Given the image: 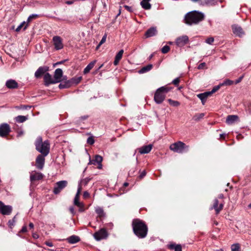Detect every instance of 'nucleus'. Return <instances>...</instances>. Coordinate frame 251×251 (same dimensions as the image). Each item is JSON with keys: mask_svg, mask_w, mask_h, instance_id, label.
I'll use <instances>...</instances> for the list:
<instances>
[{"mask_svg": "<svg viewBox=\"0 0 251 251\" xmlns=\"http://www.w3.org/2000/svg\"><path fill=\"white\" fill-rule=\"evenodd\" d=\"M5 86L8 89H13L18 87V84L15 80L11 79L6 81Z\"/></svg>", "mask_w": 251, "mask_h": 251, "instance_id": "obj_18", "label": "nucleus"}, {"mask_svg": "<svg viewBox=\"0 0 251 251\" xmlns=\"http://www.w3.org/2000/svg\"><path fill=\"white\" fill-rule=\"evenodd\" d=\"M66 4H68V5H70V4H72L74 3V1L73 0H69V1H67L66 2Z\"/></svg>", "mask_w": 251, "mask_h": 251, "instance_id": "obj_64", "label": "nucleus"}, {"mask_svg": "<svg viewBox=\"0 0 251 251\" xmlns=\"http://www.w3.org/2000/svg\"><path fill=\"white\" fill-rule=\"evenodd\" d=\"M54 79L56 83L64 80L65 78H67L66 76H63V71L61 69L58 68L55 70L54 74Z\"/></svg>", "mask_w": 251, "mask_h": 251, "instance_id": "obj_9", "label": "nucleus"}, {"mask_svg": "<svg viewBox=\"0 0 251 251\" xmlns=\"http://www.w3.org/2000/svg\"><path fill=\"white\" fill-rule=\"evenodd\" d=\"M214 41V39L213 37H209L206 40L205 42L208 44L211 45Z\"/></svg>", "mask_w": 251, "mask_h": 251, "instance_id": "obj_47", "label": "nucleus"}, {"mask_svg": "<svg viewBox=\"0 0 251 251\" xmlns=\"http://www.w3.org/2000/svg\"><path fill=\"white\" fill-rule=\"evenodd\" d=\"M247 110L249 111V113L251 114V104H249L247 108Z\"/></svg>", "mask_w": 251, "mask_h": 251, "instance_id": "obj_61", "label": "nucleus"}, {"mask_svg": "<svg viewBox=\"0 0 251 251\" xmlns=\"http://www.w3.org/2000/svg\"><path fill=\"white\" fill-rule=\"evenodd\" d=\"M189 41V37L187 35H183L177 37L176 40L177 46L182 47L185 45Z\"/></svg>", "mask_w": 251, "mask_h": 251, "instance_id": "obj_13", "label": "nucleus"}, {"mask_svg": "<svg viewBox=\"0 0 251 251\" xmlns=\"http://www.w3.org/2000/svg\"><path fill=\"white\" fill-rule=\"evenodd\" d=\"M67 183L68 182L66 180H61L56 182L54 187L53 193L55 194H59L61 190L67 186Z\"/></svg>", "mask_w": 251, "mask_h": 251, "instance_id": "obj_6", "label": "nucleus"}, {"mask_svg": "<svg viewBox=\"0 0 251 251\" xmlns=\"http://www.w3.org/2000/svg\"><path fill=\"white\" fill-rule=\"evenodd\" d=\"M152 148V145L151 144L144 146L139 149V152L140 154L148 153L151 151Z\"/></svg>", "mask_w": 251, "mask_h": 251, "instance_id": "obj_21", "label": "nucleus"}, {"mask_svg": "<svg viewBox=\"0 0 251 251\" xmlns=\"http://www.w3.org/2000/svg\"><path fill=\"white\" fill-rule=\"evenodd\" d=\"M27 116L19 115L15 117V121L19 123H22L27 120Z\"/></svg>", "mask_w": 251, "mask_h": 251, "instance_id": "obj_35", "label": "nucleus"}, {"mask_svg": "<svg viewBox=\"0 0 251 251\" xmlns=\"http://www.w3.org/2000/svg\"><path fill=\"white\" fill-rule=\"evenodd\" d=\"M106 35H104L102 37V39H101V41H100V42L99 43V44H98V45L97 46V48H96V49H97V50H98V49L99 48V47H100V46H101L103 43H104L105 42V41H106Z\"/></svg>", "mask_w": 251, "mask_h": 251, "instance_id": "obj_45", "label": "nucleus"}, {"mask_svg": "<svg viewBox=\"0 0 251 251\" xmlns=\"http://www.w3.org/2000/svg\"><path fill=\"white\" fill-rule=\"evenodd\" d=\"M150 0L141 1L140 4L143 8L149 10L151 8V4L149 3Z\"/></svg>", "mask_w": 251, "mask_h": 251, "instance_id": "obj_32", "label": "nucleus"}, {"mask_svg": "<svg viewBox=\"0 0 251 251\" xmlns=\"http://www.w3.org/2000/svg\"><path fill=\"white\" fill-rule=\"evenodd\" d=\"M69 210L73 215L75 214V209L73 207H70L69 208Z\"/></svg>", "mask_w": 251, "mask_h": 251, "instance_id": "obj_57", "label": "nucleus"}, {"mask_svg": "<svg viewBox=\"0 0 251 251\" xmlns=\"http://www.w3.org/2000/svg\"><path fill=\"white\" fill-rule=\"evenodd\" d=\"M102 157L100 155H96L93 160H91L90 157H89V162L88 163V164H93L95 165H98V168L99 169H100L102 168Z\"/></svg>", "mask_w": 251, "mask_h": 251, "instance_id": "obj_12", "label": "nucleus"}, {"mask_svg": "<svg viewBox=\"0 0 251 251\" xmlns=\"http://www.w3.org/2000/svg\"><path fill=\"white\" fill-rule=\"evenodd\" d=\"M65 81L62 80V82L59 85V88L60 89H65L70 87L72 86L71 81L69 80H67L66 78H65Z\"/></svg>", "mask_w": 251, "mask_h": 251, "instance_id": "obj_22", "label": "nucleus"}, {"mask_svg": "<svg viewBox=\"0 0 251 251\" xmlns=\"http://www.w3.org/2000/svg\"><path fill=\"white\" fill-rule=\"evenodd\" d=\"M157 30L155 27H152L147 30L145 33L146 37L149 38L152 37L156 34Z\"/></svg>", "mask_w": 251, "mask_h": 251, "instance_id": "obj_27", "label": "nucleus"}, {"mask_svg": "<svg viewBox=\"0 0 251 251\" xmlns=\"http://www.w3.org/2000/svg\"><path fill=\"white\" fill-rule=\"evenodd\" d=\"M79 195H78V194H76L74 199V203L75 205L79 207V211L80 212H82L84 210L83 204L79 201Z\"/></svg>", "mask_w": 251, "mask_h": 251, "instance_id": "obj_23", "label": "nucleus"}, {"mask_svg": "<svg viewBox=\"0 0 251 251\" xmlns=\"http://www.w3.org/2000/svg\"><path fill=\"white\" fill-rule=\"evenodd\" d=\"M35 145L37 151L40 152L41 154L47 156L49 154L50 151V143L48 140L43 142L42 137L39 136L35 141Z\"/></svg>", "mask_w": 251, "mask_h": 251, "instance_id": "obj_3", "label": "nucleus"}, {"mask_svg": "<svg viewBox=\"0 0 251 251\" xmlns=\"http://www.w3.org/2000/svg\"><path fill=\"white\" fill-rule=\"evenodd\" d=\"M95 212L98 216L101 219H103L105 217V213L102 207L97 206L95 207Z\"/></svg>", "mask_w": 251, "mask_h": 251, "instance_id": "obj_24", "label": "nucleus"}, {"mask_svg": "<svg viewBox=\"0 0 251 251\" xmlns=\"http://www.w3.org/2000/svg\"><path fill=\"white\" fill-rule=\"evenodd\" d=\"M205 66V63H204V62L201 63L199 65V66H198V69L199 70L202 69Z\"/></svg>", "mask_w": 251, "mask_h": 251, "instance_id": "obj_51", "label": "nucleus"}, {"mask_svg": "<svg viewBox=\"0 0 251 251\" xmlns=\"http://www.w3.org/2000/svg\"><path fill=\"white\" fill-rule=\"evenodd\" d=\"M216 0H205V1L208 4H213Z\"/></svg>", "mask_w": 251, "mask_h": 251, "instance_id": "obj_56", "label": "nucleus"}, {"mask_svg": "<svg viewBox=\"0 0 251 251\" xmlns=\"http://www.w3.org/2000/svg\"><path fill=\"white\" fill-rule=\"evenodd\" d=\"M218 204L219 201L218 199H215L214 201L213 206L210 208V209L214 208L217 214H218L220 212V211L223 209L224 206L223 203H221L218 206Z\"/></svg>", "mask_w": 251, "mask_h": 251, "instance_id": "obj_20", "label": "nucleus"}, {"mask_svg": "<svg viewBox=\"0 0 251 251\" xmlns=\"http://www.w3.org/2000/svg\"><path fill=\"white\" fill-rule=\"evenodd\" d=\"M186 146L185 144L180 141L175 143L170 146V149L177 153H182Z\"/></svg>", "mask_w": 251, "mask_h": 251, "instance_id": "obj_5", "label": "nucleus"}, {"mask_svg": "<svg viewBox=\"0 0 251 251\" xmlns=\"http://www.w3.org/2000/svg\"><path fill=\"white\" fill-rule=\"evenodd\" d=\"M25 24V22H23L22 23H21L16 29V31L18 32L20 30V29H21V28L23 27V26Z\"/></svg>", "mask_w": 251, "mask_h": 251, "instance_id": "obj_50", "label": "nucleus"}, {"mask_svg": "<svg viewBox=\"0 0 251 251\" xmlns=\"http://www.w3.org/2000/svg\"><path fill=\"white\" fill-rule=\"evenodd\" d=\"M93 236L97 241H100L108 237V233L104 228H101L98 231L96 232Z\"/></svg>", "mask_w": 251, "mask_h": 251, "instance_id": "obj_7", "label": "nucleus"}, {"mask_svg": "<svg viewBox=\"0 0 251 251\" xmlns=\"http://www.w3.org/2000/svg\"><path fill=\"white\" fill-rule=\"evenodd\" d=\"M124 53V50H121L116 54L114 61V65L116 66L118 64L119 61L121 59Z\"/></svg>", "mask_w": 251, "mask_h": 251, "instance_id": "obj_29", "label": "nucleus"}, {"mask_svg": "<svg viewBox=\"0 0 251 251\" xmlns=\"http://www.w3.org/2000/svg\"><path fill=\"white\" fill-rule=\"evenodd\" d=\"M243 77H244V76L242 75V76H241L240 77H239L237 79H236L235 80V84H238L239 82H240L241 81V80H242Z\"/></svg>", "mask_w": 251, "mask_h": 251, "instance_id": "obj_54", "label": "nucleus"}, {"mask_svg": "<svg viewBox=\"0 0 251 251\" xmlns=\"http://www.w3.org/2000/svg\"><path fill=\"white\" fill-rule=\"evenodd\" d=\"M96 62V61L94 60L90 62L88 65H87V66L85 68V69L83 70V73L84 74H87V73H88L90 72V71L94 67Z\"/></svg>", "mask_w": 251, "mask_h": 251, "instance_id": "obj_30", "label": "nucleus"}, {"mask_svg": "<svg viewBox=\"0 0 251 251\" xmlns=\"http://www.w3.org/2000/svg\"><path fill=\"white\" fill-rule=\"evenodd\" d=\"M180 82V79L179 77H176L172 81V83L176 86H177L179 82Z\"/></svg>", "mask_w": 251, "mask_h": 251, "instance_id": "obj_48", "label": "nucleus"}, {"mask_svg": "<svg viewBox=\"0 0 251 251\" xmlns=\"http://www.w3.org/2000/svg\"><path fill=\"white\" fill-rule=\"evenodd\" d=\"M204 116V114L203 113L196 114L193 117V119L195 121H199L201 119H202Z\"/></svg>", "mask_w": 251, "mask_h": 251, "instance_id": "obj_38", "label": "nucleus"}, {"mask_svg": "<svg viewBox=\"0 0 251 251\" xmlns=\"http://www.w3.org/2000/svg\"><path fill=\"white\" fill-rule=\"evenodd\" d=\"M10 132V127L8 124L3 123L0 125V136L4 137L7 136Z\"/></svg>", "mask_w": 251, "mask_h": 251, "instance_id": "obj_10", "label": "nucleus"}, {"mask_svg": "<svg viewBox=\"0 0 251 251\" xmlns=\"http://www.w3.org/2000/svg\"><path fill=\"white\" fill-rule=\"evenodd\" d=\"M27 231V227L26 226H24L22 227L20 232H26Z\"/></svg>", "mask_w": 251, "mask_h": 251, "instance_id": "obj_55", "label": "nucleus"}, {"mask_svg": "<svg viewBox=\"0 0 251 251\" xmlns=\"http://www.w3.org/2000/svg\"><path fill=\"white\" fill-rule=\"evenodd\" d=\"M169 248L171 250H174L175 251H182L181 246L180 245L171 244L169 245Z\"/></svg>", "mask_w": 251, "mask_h": 251, "instance_id": "obj_34", "label": "nucleus"}, {"mask_svg": "<svg viewBox=\"0 0 251 251\" xmlns=\"http://www.w3.org/2000/svg\"><path fill=\"white\" fill-rule=\"evenodd\" d=\"M132 226L134 233L139 238H144L146 237L148 233V227L144 222L139 219L132 221Z\"/></svg>", "mask_w": 251, "mask_h": 251, "instance_id": "obj_2", "label": "nucleus"}, {"mask_svg": "<svg viewBox=\"0 0 251 251\" xmlns=\"http://www.w3.org/2000/svg\"><path fill=\"white\" fill-rule=\"evenodd\" d=\"M48 68L47 67H40L34 74V76L36 78H39L42 76L47 71Z\"/></svg>", "mask_w": 251, "mask_h": 251, "instance_id": "obj_17", "label": "nucleus"}, {"mask_svg": "<svg viewBox=\"0 0 251 251\" xmlns=\"http://www.w3.org/2000/svg\"><path fill=\"white\" fill-rule=\"evenodd\" d=\"M44 84L46 86H49L51 84H55L54 77L52 78L51 75L49 73H47L44 76Z\"/></svg>", "mask_w": 251, "mask_h": 251, "instance_id": "obj_14", "label": "nucleus"}, {"mask_svg": "<svg viewBox=\"0 0 251 251\" xmlns=\"http://www.w3.org/2000/svg\"><path fill=\"white\" fill-rule=\"evenodd\" d=\"M170 89L166 87L162 86L157 89L154 96V100L157 104L161 103L164 100L166 94L169 91Z\"/></svg>", "mask_w": 251, "mask_h": 251, "instance_id": "obj_4", "label": "nucleus"}, {"mask_svg": "<svg viewBox=\"0 0 251 251\" xmlns=\"http://www.w3.org/2000/svg\"><path fill=\"white\" fill-rule=\"evenodd\" d=\"M81 189V186H80V184H79V185H78V187L77 191L76 194H78V195H79V194H80V192Z\"/></svg>", "mask_w": 251, "mask_h": 251, "instance_id": "obj_60", "label": "nucleus"}, {"mask_svg": "<svg viewBox=\"0 0 251 251\" xmlns=\"http://www.w3.org/2000/svg\"><path fill=\"white\" fill-rule=\"evenodd\" d=\"M39 17V15L38 14H32L30 15L29 16V17H28L27 19V24H26V25L25 26V27L24 28V30H25L27 25H28V24L29 23H30L32 20L33 19H35L38 17Z\"/></svg>", "mask_w": 251, "mask_h": 251, "instance_id": "obj_33", "label": "nucleus"}, {"mask_svg": "<svg viewBox=\"0 0 251 251\" xmlns=\"http://www.w3.org/2000/svg\"><path fill=\"white\" fill-rule=\"evenodd\" d=\"M89 196V194L88 192H87V191H85L83 193V196L84 197H87Z\"/></svg>", "mask_w": 251, "mask_h": 251, "instance_id": "obj_63", "label": "nucleus"}, {"mask_svg": "<svg viewBox=\"0 0 251 251\" xmlns=\"http://www.w3.org/2000/svg\"><path fill=\"white\" fill-rule=\"evenodd\" d=\"M152 68V65L149 64L146 66L142 67L139 70V74H144L150 71Z\"/></svg>", "mask_w": 251, "mask_h": 251, "instance_id": "obj_31", "label": "nucleus"}, {"mask_svg": "<svg viewBox=\"0 0 251 251\" xmlns=\"http://www.w3.org/2000/svg\"><path fill=\"white\" fill-rule=\"evenodd\" d=\"M16 223V216H14L13 218L11 220H10L8 222V226L10 228H12L13 226H15Z\"/></svg>", "mask_w": 251, "mask_h": 251, "instance_id": "obj_40", "label": "nucleus"}, {"mask_svg": "<svg viewBox=\"0 0 251 251\" xmlns=\"http://www.w3.org/2000/svg\"><path fill=\"white\" fill-rule=\"evenodd\" d=\"M90 179L87 178H85V179L82 180L81 181V183H84L85 184H86L87 183V182L89 181Z\"/></svg>", "mask_w": 251, "mask_h": 251, "instance_id": "obj_59", "label": "nucleus"}, {"mask_svg": "<svg viewBox=\"0 0 251 251\" xmlns=\"http://www.w3.org/2000/svg\"><path fill=\"white\" fill-rule=\"evenodd\" d=\"M232 30L233 33L239 37H242L244 34L243 29L237 25H233Z\"/></svg>", "mask_w": 251, "mask_h": 251, "instance_id": "obj_19", "label": "nucleus"}, {"mask_svg": "<svg viewBox=\"0 0 251 251\" xmlns=\"http://www.w3.org/2000/svg\"><path fill=\"white\" fill-rule=\"evenodd\" d=\"M67 241L70 244H75L80 241V238L76 235H73L67 238Z\"/></svg>", "mask_w": 251, "mask_h": 251, "instance_id": "obj_26", "label": "nucleus"}, {"mask_svg": "<svg viewBox=\"0 0 251 251\" xmlns=\"http://www.w3.org/2000/svg\"><path fill=\"white\" fill-rule=\"evenodd\" d=\"M95 142V140L93 136L89 137L87 140V143L89 145H93Z\"/></svg>", "mask_w": 251, "mask_h": 251, "instance_id": "obj_46", "label": "nucleus"}, {"mask_svg": "<svg viewBox=\"0 0 251 251\" xmlns=\"http://www.w3.org/2000/svg\"><path fill=\"white\" fill-rule=\"evenodd\" d=\"M170 50V48L168 45L164 46L161 49L163 53H167Z\"/></svg>", "mask_w": 251, "mask_h": 251, "instance_id": "obj_43", "label": "nucleus"}, {"mask_svg": "<svg viewBox=\"0 0 251 251\" xmlns=\"http://www.w3.org/2000/svg\"><path fill=\"white\" fill-rule=\"evenodd\" d=\"M52 41L56 50H60L63 48L62 38L59 36H55L52 38Z\"/></svg>", "mask_w": 251, "mask_h": 251, "instance_id": "obj_11", "label": "nucleus"}, {"mask_svg": "<svg viewBox=\"0 0 251 251\" xmlns=\"http://www.w3.org/2000/svg\"><path fill=\"white\" fill-rule=\"evenodd\" d=\"M211 95L209 91L199 94L197 95V97L201 100L202 103L204 104L207 97Z\"/></svg>", "mask_w": 251, "mask_h": 251, "instance_id": "obj_25", "label": "nucleus"}, {"mask_svg": "<svg viewBox=\"0 0 251 251\" xmlns=\"http://www.w3.org/2000/svg\"><path fill=\"white\" fill-rule=\"evenodd\" d=\"M44 175L41 173L39 172H32L30 176V180L31 182L36 180H39L43 178Z\"/></svg>", "mask_w": 251, "mask_h": 251, "instance_id": "obj_16", "label": "nucleus"}, {"mask_svg": "<svg viewBox=\"0 0 251 251\" xmlns=\"http://www.w3.org/2000/svg\"><path fill=\"white\" fill-rule=\"evenodd\" d=\"M238 120V117L237 115H228L226 119V123L230 125L234 123Z\"/></svg>", "mask_w": 251, "mask_h": 251, "instance_id": "obj_28", "label": "nucleus"}, {"mask_svg": "<svg viewBox=\"0 0 251 251\" xmlns=\"http://www.w3.org/2000/svg\"><path fill=\"white\" fill-rule=\"evenodd\" d=\"M222 86L221 84L218 85H217V86H215L213 89H212V90L211 91H209L210 94L212 95V94L215 93L216 92H217L221 87V86Z\"/></svg>", "mask_w": 251, "mask_h": 251, "instance_id": "obj_42", "label": "nucleus"}, {"mask_svg": "<svg viewBox=\"0 0 251 251\" xmlns=\"http://www.w3.org/2000/svg\"><path fill=\"white\" fill-rule=\"evenodd\" d=\"M31 107L32 106L28 105H20L16 106L15 108L18 110H27L28 109L31 108Z\"/></svg>", "mask_w": 251, "mask_h": 251, "instance_id": "obj_36", "label": "nucleus"}, {"mask_svg": "<svg viewBox=\"0 0 251 251\" xmlns=\"http://www.w3.org/2000/svg\"><path fill=\"white\" fill-rule=\"evenodd\" d=\"M45 244L49 246V247H52L53 246V245L52 244V242H50V241H46Z\"/></svg>", "mask_w": 251, "mask_h": 251, "instance_id": "obj_53", "label": "nucleus"}, {"mask_svg": "<svg viewBox=\"0 0 251 251\" xmlns=\"http://www.w3.org/2000/svg\"><path fill=\"white\" fill-rule=\"evenodd\" d=\"M82 77L79 76L77 77H73L72 79H70V80L72 85L73 84H77L78 83H79Z\"/></svg>", "mask_w": 251, "mask_h": 251, "instance_id": "obj_37", "label": "nucleus"}, {"mask_svg": "<svg viewBox=\"0 0 251 251\" xmlns=\"http://www.w3.org/2000/svg\"><path fill=\"white\" fill-rule=\"evenodd\" d=\"M168 100L169 103L174 106H177L179 105V102L177 101L173 100L171 99H168Z\"/></svg>", "mask_w": 251, "mask_h": 251, "instance_id": "obj_41", "label": "nucleus"}, {"mask_svg": "<svg viewBox=\"0 0 251 251\" xmlns=\"http://www.w3.org/2000/svg\"><path fill=\"white\" fill-rule=\"evenodd\" d=\"M88 118V116L84 115V116H81V117H80V120L81 121H83V120L87 119Z\"/></svg>", "mask_w": 251, "mask_h": 251, "instance_id": "obj_58", "label": "nucleus"}, {"mask_svg": "<svg viewBox=\"0 0 251 251\" xmlns=\"http://www.w3.org/2000/svg\"><path fill=\"white\" fill-rule=\"evenodd\" d=\"M205 18L203 13L194 10L188 12L184 17V23L188 25H196L202 21Z\"/></svg>", "mask_w": 251, "mask_h": 251, "instance_id": "obj_1", "label": "nucleus"}, {"mask_svg": "<svg viewBox=\"0 0 251 251\" xmlns=\"http://www.w3.org/2000/svg\"><path fill=\"white\" fill-rule=\"evenodd\" d=\"M12 211V207L6 205L3 202L0 201V212L4 215H9Z\"/></svg>", "mask_w": 251, "mask_h": 251, "instance_id": "obj_8", "label": "nucleus"}, {"mask_svg": "<svg viewBox=\"0 0 251 251\" xmlns=\"http://www.w3.org/2000/svg\"><path fill=\"white\" fill-rule=\"evenodd\" d=\"M233 83V81L229 80L226 79L225 80L223 83L221 84L222 86L223 85H231Z\"/></svg>", "mask_w": 251, "mask_h": 251, "instance_id": "obj_44", "label": "nucleus"}, {"mask_svg": "<svg viewBox=\"0 0 251 251\" xmlns=\"http://www.w3.org/2000/svg\"><path fill=\"white\" fill-rule=\"evenodd\" d=\"M124 7L128 12H131V13L133 12V9L132 7L129 6H127V5H125L124 6Z\"/></svg>", "mask_w": 251, "mask_h": 251, "instance_id": "obj_49", "label": "nucleus"}, {"mask_svg": "<svg viewBox=\"0 0 251 251\" xmlns=\"http://www.w3.org/2000/svg\"><path fill=\"white\" fill-rule=\"evenodd\" d=\"M43 154H39L36 159V167L39 169H42L45 164V157Z\"/></svg>", "mask_w": 251, "mask_h": 251, "instance_id": "obj_15", "label": "nucleus"}, {"mask_svg": "<svg viewBox=\"0 0 251 251\" xmlns=\"http://www.w3.org/2000/svg\"><path fill=\"white\" fill-rule=\"evenodd\" d=\"M67 61V60H62L61 61H59V62H57L56 63V65H59V64H63L65 62H66Z\"/></svg>", "mask_w": 251, "mask_h": 251, "instance_id": "obj_62", "label": "nucleus"}, {"mask_svg": "<svg viewBox=\"0 0 251 251\" xmlns=\"http://www.w3.org/2000/svg\"><path fill=\"white\" fill-rule=\"evenodd\" d=\"M231 251H240V247L239 244H234L231 246Z\"/></svg>", "mask_w": 251, "mask_h": 251, "instance_id": "obj_39", "label": "nucleus"}, {"mask_svg": "<svg viewBox=\"0 0 251 251\" xmlns=\"http://www.w3.org/2000/svg\"><path fill=\"white\" fill-rule=\"evenodd\" d=\"M146 175V172L145 170L143 171V172H142L139 176V178H143Z\"/></svg>", "mask_w": 251, "mask_h": 251, "instance_id": "obj_52", "label": "nucleus"}]
</instances>
